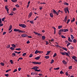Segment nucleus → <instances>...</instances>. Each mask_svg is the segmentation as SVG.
Returning a JSON list of instances; mask_svg holds the SVG:
<instances>
[{"label": "nucleus", "instance_id": "nucleus-1", "mask_svg": "<svg viewBox=\"0 0 77 77\" xmlns=\"http://www.w3.org/2000/svg\"><path fill=\"white\" fill-rule=\"evenodd\" d=\"M60 10H59L57 12V11H55V10L53 9V13L54 15H59V14H60Z\"/></svg>", "mask_w": 77, "mask_h": 77}, {"label": "nucleus", "instance_id": "nucleus-2", "mask_svg": "<svg viewBox=\"0 0 77 77\" xmlns=\"http://www.w3.org/2000/svg\"><path fill=\"white\" fill-rule=\"evenodd\" d=\"M61 54L62 55H66V56H68L70 57V56L69 55V53H67V52L65 51L64 52H60Z\"/></svg>", "mask_w": 77, "mask_h": 77}, {"label": "nucleus", "instance_id": "nucleus-3", "mask_svg": "<svg viewBox=\"0 0 77 77\" xmlns=\"http://www.w3.org/2000/svg\"><path fill=\"white\" fill-rule=\"evenodd\" d=\"M43 52L42 51H38V50H36L35 52V54H37L38 53H43Z\"/></svg>", "mask_w": 77, "mask_h": 77}, {"label": "nucleus", "instance_id": "nucleus-4", "mask_svg": "<svg viewBox=\"0 0 77 77\" xmlns=\"http://www.w3.org/2000/svg\"><path fill=\"white\" fill-rule=\"evenodd\" d=\"M32 69H35V71H37V69H39V66H33V68H32Z\"/></svg>", "mask_w": 77, "mask_h": 77}, {"label": "nucleus", "instance_id": "nucleus-5", "mask_svg": "<svg viewBox=\"0 0 77 77\" xmlns=\"http://www.w3.org/2000/svg\"><path fill=\"white\" fill-rule=\"evenodd\" d=\"M64 11L65 13H67L68 11V14H69V11L68 8H64Z\"/></svg>", "mask_w": 77, "mask_h": 77}, {"label": "nucleus", "instance_id": "nucleus-6", "mask_svg": "<svg viewBox=\"0 0 77 77\" xmlns=\"http://www.w3.org/2000/svg\"><path fill=\"white\" fill-rule=\"evenodd\" d=\"M61 31L63 32H68L69 31V29H63Z\"/></svg>", "mask_w": 77, "mask_h": 77}, {"label": "nucleus", "instance_id": "nucleus-7", "mask_svg": "<svg viewBox=\"0 0 77 77\" xmlns=\"http://www.w3.org/2000/svg\"><path fill=\"white\" fill-rule=\"evenodd\" d=\"M32 63L33 64H41V62H36L35 61H32Z\"/></svg>", "mask_w": 77, "mask_h": 77}, {"label": "nucleus", "instance_id": "nucleus-8", "mask_svg": "<svg viewBox=\"0 0 77 77\" xmlns=\"http://www.w3.org/2000/svg\"><path fill=\"white\" fill-rule=\"evenodd\" d=\"M20 26H21L22 28H25L26 27V25L25 24H20Z\"/></svg>", "mask_w": 77, "mask_h": 77}, {"label": "nucleus", "instance_id": "nucleus-9", "mask_svg": "<svg viewBox=\"0 0 77 77\" xmlns=\"http://www.w3.org/2000/svg\"><path fill=\"white\" fill-rule=\"evenodd\" d=\"M22 37H26L28 36V35L27 34H23L22 35H21Z\"/></svg>", "mask_w": 77, "mask_h": 77}, {"label": "nucleus", "instance_id": "nucleus-10", "mask_svg": "<svg viewBox=\"0 0 77 77\" xmlns=\"http://www.w3.org/2000/svg\"><path fill=\"white\" fill-rule=\"evenodd\" d=\"M63 29H60L59 31L58 32L59 35H61V32H63V31H62V30Z\"/></svg>", "mask_w": 77, "mask_h": 77}, {"label": "nucleus", "instance_id": "nucleus-11", "mask_svg": "<svg viewBox=\"0 0 77 77\" xmlns=\"http://www.w3.org/2000/svg\"><path fill=\"white\" fill-rule=\"evenodd\" d=\"M67 20H68L67 16H66L64 19V22H66Z\"/></svg>", "mask_w": 77, "mask_h": 77}, {"label": "nucleus", "instance_id": "nucleus-12", "mask_svg": "<svg viewBox=\"0 0 77 77\" xmlns=\"http://www.w3.org/2000/svg\"><path fill=\"white\" fill-rule=\"evenodd\" d=\"M52 28L53 29H54V34H55L56 33V28H55V27H54V26H53Z\"/></svg>", "mask_w": 77, "mask_h": 77}, {"label": "nucleus", "instance_id": "nucleus-13", "mask_svg": "<svg viewBox=\"0 0 77 77\" xmlns=\"http://www.w3.org/2000/svg\"><path fill=\"white\" fill-rule=\"evenodd\" d=\"M8 5H6L5 7V9L6 11H9V9L8 8Z\"/></svg>", "mask_w": 77, "mask_h": 77}, {"label": "nucleus", "instance_id": "nucleus-14", "mask_svg": "<svg viewBox=\"0 0 77 77\" xmlns=\"http://www.w3.org/2000/svg\"><path fill=\"white\" fill-rule=\"evenodd\" d=\"M32 13L30 12V13H29V15H28V17H29V18H30V17H32Z\"/></svg>", "mask_w": 77, "mask_h": 77}, {"label": "nucleus", "instance_id": "nucleus-15", "mask_svg": "<svg viewBox=\"0 0 77 77\" xmlns=\"http://www.w3.org/2000/svg\"><path fill=\"white\" fill-rule=\"evenodd\" d=\"M68 40L69 42H70V43L72 42V39H71V38H70L69 37H68Z\"/></svg>", "mask_w": 77, "mask_h": 77}, {"label": "nucleus", "instance_id": "nucleus-16", "mask_svg": "<svg viewBox=\"0 0 77 77\" xmlns=\"http://www.w3.org/2000/svg\"><path fill=\"white\" fill-rule=\"evenodd\" d=\"M50 16L51 17H54V15L52 13H50Z\"/></svg>", "mask_w": 77, "mask_h": 77}, {"label": "nucleus", "instance_id": "nucleus-17", "mask_svg": "<svg viewBox=\"0 0 77 77\" xmlns=\"http://www.w3.org/2000/svg\"><path fill=\"white\" fill-rule=\"evenodd\" d=\"M14 32H20V30L19 29H14Z\"/></svg>", "mask_w": 77, "mask_h": 77}, {"label": "nucleus", "instance_id": "nucleus-18", "mask_svg": "<svg viewBox=\"0 0 77 77\" xmlns=\"http://www.w3.org/2000/svg\"><path fill=\"white\" fill-rule=\"evenodd\" d=\"M62 62L63 63H64V64H67V62H66L65 60H63Z\"/></svg>", "mask_w": 77, "mask_h": 77}, {"label": "nucleus", "instance_id": "nucleus-19", "mask_svg": "<svg viewBox=\"0 0 77 77\" xmlns=\"http://www.w3.org/2000/svg\"><path fill=\"white\" fill-rule=\"evenodd\" d=\"M45 57L46 58V59H48L49 58V56L47 55V56H45Z\"/></svg>", "mask_w": 77, "mask_h": 77}, {"label": "nucleus", "instance_id": "nucleus-20", "mask_svg": "<svg viewBox=\"0 0 77 77\" xmlns=\"http://www.w3.org/2000/svg\"><path fill=\"white\" fill-rule=\"evenodd\" d=\"M77 42V40L76 39H75V38H74V39L73 40V42L74 43H76Z\"/></svg>", "mask_w": 77, "mask_h": 77}, {"label": "nucleus", "instance_id": "nucleus-21", "mask_svg": "<svg viewBox=\"0 0 77 77\" xmlns=\"http://www.w3.org/2000/svg\"><path fill=\"white\" fill-rule=\"evenodd\" d=\"M72 58L73 59H74L75 60V58H77V57L76 56H73V57H72Z\"/></svg>", "mask_w": 77, "mask_h": 77}, {"label": "nucleus", "instance_id": "nucleus-22", "mask_svg": "<svg viewBox=\"0 0 77 77\" xmlns=\"http://www.w3.org/2000/svg\"><path fill=\"white\" fill-rule=\"evenodd\" d=\"M40 58V57H39V56H38V57H35V60H39Z\"/></svg>", "mask_w": 77, "mask_h": 77}, {"label": "nucleus", "instance_id": "nucleus-23", "mask_svg": "<svg viewBox=\"0 0 77 77\" xmlns=\"http://www.w3.org/2000/svg\"><path fill=\"white\" fill-rule=\"evenodd\" d=\"M11 46L13 47H14V48H15V47H16V46L14 44L11 45Z\"/></svg>", "mask_w": 77, "mask_h": 77}, {"label": "nucleus", "instance_id": "nucleus-24", "mask_svg": "<svg viewBox=\"0 0 77 77\" xmlns=\"http://www.w3.org/2000/svg\"><path fill=\"white\" fill-rule=\"evenodd\" d=\"M10 49H11V50H15V48L12 47H11L10 48Z\"/></svg>", "mask_w": 77, "mask_h": 77}, {"label": "nucleus", "instance_id": "nucleus-25", "mask_svg": "<svg viewBox=\"0 0 77 77\" xmlns=\"http://www.w3.org/2000/svg\"><path fill=\"white\" fill-rule=\"evenodd\" d=\"M20 32H25V31L24 30H20Z\"/></svg>", "mask_w": 77, "mask_h": 77}, {"label": "nucleus", "instance_id": "nucleus-26", "mask_svg": "<svg viewBox=\"0 0 77 77\" xmlns=\"http://www.w3.org/2000/svg\"><path fill=\"white\" fill-rule=\"evenodd\" d=\"M64 4L65 5H69L68 3H67V2H64Z\"/></svg>", "mask_w": 77, "mask_h": 77}, {"label": "nucleus", "instance_id": "nucleus-27", "mask_svg": "<svg viewBox=\"0 0 77 77\" xmlns=\"http://www.w3.org/2000/svg\"><path fill=\"white\" fill-rule=\"evenodd\" d=\"M62 48L63 49V50H65V51H67V49L66 48L63 47V48Z\"/></svg>", "mask_w": 77, "mask_h": 77}, {"label": "nucleus", "instance_id": "nucleus-28", "mask_svg": "<svg viewBox=\"0 0 77 77\" xmlns=\"http://www.w3.org/2000/svg\"><path fill=\"white\" fill-rule=\"evenodd\" d=\"M54 60H53V59H52V60H51V62H50V63H54Z\"/></svg>", "mask_w": 77, "mask_h": 77}, {"label": "nucleus", "instance_id": "nucleus-29", "mask_svg": "<svg viewBox=\"0 0 77 77\" xmlns=\"http://www.w3.org/2000/svg\"><path fill=\"white\" fill-rule=\"evenodd\" d=\"M51 51H47V53L46 54V55H48V54H49L50 53Z\"/></svg>", "mask_w": 77, "mask_h": 77}, {"label": "nucleus", "instance_id": "nucleus-30", "mask_svg": "<svg viewBox=\"0 0 77 77\" xmlns=\"http://www.w3.org/2000/svg\"><path fill=\"white\" fill-rule=\"evenodd\" d=\"M62 27V26H59L58 27V29H61Z\"/></svg>", "mask_w": 77, "mask_h": 77}, {"label": "nucleus", "instance_id": "nucleus-31", "mask_svg": "<svg viewBox=\"0 0 77 77\" xmlns=\"http://www.w3.org/2000/svg\"><path fill=\"white\" fill-rule=\"evenodd\" d=\"M56 56H57V53H55L54 54L53 57H56Z\"/></svg>", "mask_w": 77, "mask_h": 77}, {"label": "nucleus", "instance_id": "nucleus-32", "mask_svg": "<svg viewBox=\"0 0 77 77\" xmlns=\"http://www.w3.org/2000/svg\"><path fill=\"white\" fill-rule=\"evenodd\" d=\"M11 1L12 2H17V0H11Z\"/></svg>", "mask_w": 77, "mask_h": 77}, {"label": "nucleus", "instance_id": "nucleus-33", "mask_svg": "<svg viewBox=\"0 0 77 77\" xmlns=\"http://www.w3.org/2000/svg\"><path fill=\"white\" fill-rule=\"evenodd\" d=\"M75 21V18H74L73 19V20H72L71 21L72 23L73 22H74Z\"/></svg>", "mask_w": 77, "mask_h": 77}, {"label": "nucleus", "instance_id": "nucleus-34", "mask_svg": "<svg viewBox=\"0 0 77 77\" xmlns=\"http://www.w3.org/2000/svg\"><path fill=\"white\" fill-rule=\"evenodd\" d=\"M71 38L72 39H74V36L73 35H71Z\"/></svg>", "mask_w": 77, "mask_h": 77}, {"label": "nucleus", "instance_id": "nucleus-35", "mask_svg": "<svg viewBox=\"0 0 77 77\" xmlns=\"http://www.w3.org/2000/svg\"><path fill=\"white\" fill-rule=\"evenodd\" d=\"M10 62L11 64H13V63H14V62H13L12 60H10Z\"/></svg>", "mask_w": 77, "mask_h": 77}, {"label": "nucleus", "instance_id": "nucleus-36", "mask_svg": "<svg viewBox=\"0 0 77 77\" xmlns=\"http://www.w3.org/2000/svg\"><path fill=\"white\" fill-rule=\"evenodd\" d=\"M33 57L32 54H30L29 55V57Z\"/></svg>", "mask_w": 77, "mask_h": 77}, {"label": "nucleus", "instance_id": "nucleus-37", "mask_svg": "<svg viewBox=\"0 0 77 77\" xmlns=\"http://www.w3.org/2000/svg\"><path fill=\"white\" fill-rule=\"evenodd\" d=\"M12 55L13 57H14V56H16L15 53H13L12 54Z\"/></svg>", "mask_w": 77, "mask_h": 77}, {"label": "nucleus", "instance_id": "nucleus-38", "mask_svg": "<svg viewBox=\"0 0 77 77\" xmlns=\"http://www.w3.org/2000/svg\"><path fill=\"white\" fill-rule=\"evenodd\" d=\"M42 37L43 39H45V35H42Z\"/></svg>", "mask_w": 77, "mask_h": 77}, {"label": "nucleus", "instance_id": "nucleus-39", "mask_svg": "<svg viewBox=\"0 0 77 77\" xmlns=\"http://www.w3.org/2000/svg\"><path fill=\"white\" fill-rule=\"evenodd\" d=\"M61 37L63 38H66V36H64V35H61Z\"/></svg>", "mask_w": 77, "mask_h": 77}, {"label": "nucleus", "instance_id": "nucleus-40", "mask_svg": "<svg viewBox=\"0 0 77 77\" xmlns=\"http://www.w3.org/2000/svg\"><path fill=\"white\" fill-rule=\"evenodd\" d=\"M6 48H10V45H8L6 47Z\"/></svg>", "mask_w": 77, "mask_h": 77}, {"label": "nucleus", "instance_id": "nucleus-41", "mask_svg": "<svg viewBox=\"0 0 77 77\" xmlns=\"http://www.w3.org/2000/svg\"><path fill=\"white\" fill-rule=\"evenodd\" d=\"M72 68V66H69V69H71Z\"/></svg>", "mask_w": 77, "mask_h": 77}, {"label": "nucleus", "instance_id": "nucleus-42", "mask_svg": "<svg viewBox=\"0 0 77 77\" xmlns=\"http://www.w3.org/2000/svg\"><path fill=\"white\" fill-rule=\"evenodd\" d=\"M11 71V69H8L6 71V72H9V71Z\"/></svg>", "mask_w": 77, "mask_h": 77}, {"label": "nucleus", "instance_id": "nucleus-43", "mask_svg": "<svg viewBox=\"0 0 77 77\" xmlns=\"http://www.w3.org/2000/svg\"><path fill=\"white\" fill-rule=\"evenodd\" d=\"M60 69V67H57V68H54V69L58 70Z\"/></svg>", "mask_w": 77, "mask_h": 77}, {"label": "nucleus", "instance_id": "nucleus-44", "mask_svg": "<svg viewBox=\"0 0 77 77\" xmlns=\"http://www.w3.org/2000/svg\"><path fill=\"white\" fill-rule=\"evenodd\" d=\"M29 22L30 23H32H32L33 24H34V22L33 21V20H32V21H30Z\"/></svg>", "mask_w": 77, "mask_h": 77}, {"label": "nucleus", "instance_id": "nucleus-45", "mask_svg": "<svg viewBox=\"0 0 77 77\" xmlns=\"http://www.w3.org/2000/svg\"><path fill=\"white\" fill-rule=\"evenodd\" d=\"M60 74H63V73H63V71H62V70H61V71H60Z\"/></svg>", "mask_w": 77, "mask_h": 77}, {"label": "nucleus", "instance_id": "nucleus-46", "mask_svg": "<svg viewBox=\"0 0 77 77\" xmlns=\"http://www.w3.org/2000/svg\"><path fill=\"white\" fill-rule=\"evenodd\" d=\"M70 20V19L68 20L66 22V23H67V24H68V23H69Z\"/></svg>", "mask_w": 77, "mask_h": 77}, {"label": "nucleus", "instance_id": "nucleus-47", "mask_svg": "<svg viewBox=\"0 0 77 77\" xmlns=\"http://www.w3.org/2000/svg\"><path fill=\"white\" fill-rule=\"evenodd\" d=\"M0 64L2 65V66H4V63H1Z\"/></svg>", "mask_w": 77, "mask_h": 77}, {"label": "nucleus", "instance_id": "nucleus-48", "mask_svg": "<svg viewBox=\"0 0 77 77\" xmlns=\"http://www.w3.org/2000/svg\"><path fill=\"white\" fill-rule=\"evenodd\" d=\"M46 45H48L49 44L48 42V41H45Z\"/></svg>", "mask_w": 77, "mask_h": 77}, {"label": "nucleus", "instance_id": "nucleus-49", "mask_svg": "<svg viewBox=\"0 0 77 77\" xmlns=\"http://www.w3.org/2000/svg\"><path fill=\"white\" fill-rule=\"evenodd\" d=\"M26 54V53H23V56H25Z\"/></svg>", "mask_w": 77, "mask_h": 77}, {"label": "nucleus", "instance_id": "nucleus-50", "mask_svg": "<svg viewBox=\"0 0 77 77\" xmlns=\"http://www.w3.org/2000/svg\"><path fill=\"white\" fill-rule=\"evenodd\" d=\"M5 18L4 17L2 19V21H5Z\"/></svg>", "mask_w": 77, "mask_h": 77}, {"label": "nucleus", "instance_id": "nucleus-51", "mask_svg": "<svg viewBox=\"0 0 77 77\" xmlns=\"http://www.w3.org/2000/svg\"><path fill=\"white\" fill-rule=\"evenodd\" d=\"M15 6L16 7H17V8H19V5L18 4L16 5Z\"/></svg>", "mask_w": 77, "mask_h": 77}, {"label": "nucleus", "instance_id": "nucleus-52", "mask_svg": "<svg viewBox=\"0 0 77 77\" xmlns=\"http://www.w3.org/2000/svg\"><path fill=\"white\" fill-rule=\"evenodd\" d=\"M38 75H40V77H41L40 76H42V73H39L38 74Z\"/></svg>", "mask_w": 77, "mask_h": 77}, {"label": "nucleus", "instance_id": "nucleus-53", "mask_svg": "<svg viewBox=\"0 0 77 77\" xmlns=\"http://www.w3.org/2000/svg\"><path fill=\"white\" fill-rule=\"evenodd\" d=\"M17 69H15L13 72H17Z\"/></svg>", "mask_w": 77, "mask_h": 77}, {"label": "nucleus", "instance_id": "nucleus-54", "mask_svg": "<svg viewBox=\"0 0 77 77\" xmlns=\"http://www.w3.org/2000/svg\"><path fill=\"white\" fill-rule=\"evenodd\" d=\"M15 10H16V8H14L13 9V11H15Z\"/></svg>", "mask_w": 77, "mask_h": 77}, {"label": "nucleus", "instance_id": "nucleus-55", "mask_svg": "<svg viewBox=\"0 0 77 77\" xmlns=\"http://www.w3.org/2000/svg\"><path fill=\"white\" fill-rule=\"evenodd\" d=\"M52 42H54V38H52L51 39V41Z\"/></svg>", "mask_w": 77, "mask_h": 77}, {"label": "nucleus", "instance_id": "nucleus-56", "mask_svg": "<svg viewBox=\"0 0 77 77\" xmlns=\"http://www.w3.org/2000/svg\"><path fill=\"white\" fill-rule=\"evenodd\" d=\"M6 33V32H3V35H4Z\"/></svg>", "mask_w": 77, "mask_h": 77}, {"label": "nucleus", "instance_id": "nucleus-57", "mask_svg": "<svg viewBox=\"0 0 77 77\" xmlns=\"http://www.w3.org/2000/svg\"><path fill=\"white\" fill-rule=\"evenodd\" d=\"M5 76H6V77H8V75H9V74H5Z\"/></svg>", "mask_w": 77, "mask_h": 77}, {"label": "nucleus", "instance_id": "nucleus-58", "mask_svg": "<svg viewBox=\"0 0 77 77\" xmlns=\"http://www.w3.org/2000/svg\"><path fill=\"white\" fill-rule=\"evenodd\" d=\"M30 41H29V40H28V41H27L26 43L27 44H29V43H30Z\"/></svg>", "mask_w": 77, "mask_h": 77}, {"label": "nucleus", "instance_id": "nucleus-59", "mask_svg": "<svg viewBox=\"0 0 77 77\" xmlns=\"http://www.w3.org/2000/svg\"><path fill=\"white\" fill-rule=\"evenodd\" d=\"M39 9L40 10H42V9H43V7H40Z\"/></svg>", "mask_w": 77, "mask_h": 77}, {"label": "nucleus", "instance_id": "nucleus-60", "mask_svg": "<svg viewBox=\"0 0 77 77\" xmlns=\"http://www.w3.org/2000/svg\"><path fill=\"white\" fill-rule=\"evenodd\" d=\"M71 49H74V47H73V46H71Z\"/></svg>", "mask_w": 77, "mask_h": 77}, {"label": "nucleus", "instance_id": "nucleus-61", "mask_svg": "<svg viewBox=\"0 0 77 77\" xmlns=\"http://www.w3.org/2000/svg\"><path fill=\"white\" fill-rule=\"evenodd\" d=\"M2 23V19H0V24Z\"/></svg>", "mask_w": 77, "mask_h": 77}, {"label": "nucleus", "instance_id": "nucleus-62", "mask_svg": "<svg viewBox=\"0 0 77 77\" xmlns=\"http://www.w3.org/2000/svg\"><path fill=\"white\" fill-rule=\"evenodd\" d=\"M66 75H68V73L67 72H66Z\"/></svg>", "mask_w": 77, "mask_h": 77}, {"label": "nucleus", "instance_id": "nucleus-63", "mask_svg": "<svg viewBox=\"0 0 77 77\" xmlns=\"http://www.w3.org/2000/svg\"><path fill=\"white\" fill-rule=\"evenodd\" d=\"M9 28H10L11 29H12V25H11L10 26Z\"/></svg>", "mask_w": 77, "mask_h": 77}, {"label": "nucleus", "instance_id": "nucleus-64", "mask_svg": "<svg viewBox=\"0 0 77 77\" xmlns=\"http://www.w3.org/2000/svg\"><path fill=\"white\" fill-rule=\"evenodd\" d=\"M3 26V24H0V27H1L2 26Z\"/></svg>", "mask_w": 77, "mask_h": 77}]
</instances>
